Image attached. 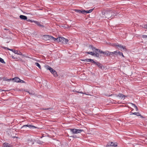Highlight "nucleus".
Returning <instances> with one entry per match:
<instances>
[{
  "instance_id": "29",
  "label": "nucleus",
  "mask_w": 147,
  "mask_h": 147,
  "mask_svg": "<svg viewBox=\"0 0 147 147\" xmlns=\"http://www.w3.org/2000/svg\"><path fill=\"white\" fill-rule=\"evenodd\" d=\"M85 13H86V11L82 9L81 10V13L82 14H84Z\"/></svg>"
},
{
  "instance_id": "27",
  "label": "nucleus",
  "mask_w": 147,
  "mask_h": 147,
  "mask_svg": "<svg viewBox=\"0 0 147 147\" xmlns=\"http://www.w3.org/2000/svg\"><path fill=\"white\" fill-rule=\"evenodd\" d=\"M0 62L3 63H5V62L4 61L3 59L0 57Z\"/></svg>"
},
{
  "instance_id": "8",
  "label": "nucleus",
  "mask_w": 147,
  "mask_h": 147,
  "mask_svg": "<svg viewBox=\"0 0 147 147\" xmlns=\"http://www.w3.org/2000/svg\"><path fill=\"white\" fill-rule=\"evenodd\" d=\"M127 96H125L121 93H119L118 95H116L117 97H119L121 99H123V100L125 97Z\"/></svg>"
},
{
  "instance_id": "44",
  "label": "nucleus",
  "mask_w": 147,
  "mask_h": 147,
  "mask_svg": "<svg viewBox=\"0 0 147 147\" xmlns=\"http://www.w3.org/2000/svg\"><path fill=\"white\" fill-rule=\"evenodd\" d=\"M28 21H31L29 20V19H28V20H26Z\"/></svg>"
},
{
  "instance_id": "22",
  "label": "nucleus",
  "mask_w": 147,
  "mask_h": 147,
  "mask_svg": "<svg viewBox=\"0 0 147 147\" xmlns=\"http://www.w3.org/2000/svg\"><path fill=\"white\" fill-rule=\"evenodd\" d=\"M35 65L36 66L38 67L39 69H41V66H40V64L39 63H37V62H36V63H35Z\"/></svg>"
},
{
  "instance_id": "33",
  "label": "nucleus",
  "mask_w": 147,
  "mask_h": 147,
  "mask_svg": "<svg viewBox=\"0 0 147 147\" xmlns=\"http://www.w3.org/2000/svg\"><path fill=\"white\" fill-rule=\"evenodd\" d=\"M54 71H55V70L52 69V70H51L50 71L52 74H53V73Z\"/></svg>"
},
{
  "instance_id": "28",
  "label": "nucleus",
  "mask_w": 147,
  "mask_h": 147,
  "mask_svg": "<svg viewBox=\"0 0 147 147\" xmlns=\"http://www.w3.org/2000/svg\"><path fill=\"white\" fill-rule=\"evenodd\" d=\"M131 105L134 106V107L136 109V111H138V107H137L135 105V104H133V103H131Z\"/></svg>"
},
{
  "instance_id": "31",
  "label": "nucleus",
  "mask_w": 147,
  "mask_h": 147,
  "mask_svg": "<svg viewBox=\"0 0 147 147\" xmlns=\"http://www.w3.org/2000/svg\"><path fill=\"white\" fill-rule=\"evenodd\" d=\"M90 62H92V63H93L94 64H96V62H95L94 61L93 59H91L90 61Z\"/></svg>"
},
{
  "instance_id": "11",
  "label": "nucleus",
  "mask_w": 147,
  "mask_h": 147,
  "mask_svg": "<svg viewBox=\"0 0 147 147\" xmlns=\"http://www.w3.org/2000/svg\"><path fill=\"white\" fill-rule=\"evenodd\" d=\"M28 127L29 128H31L32 127H34V128H37V127L36 126H34V125H24L23 126H22V127Z\"/></svg>"
},
{
  "instance_id": "42",
  "label": "nucleus",
  "mask_w": 147,
  "mask_h": 147,
  "mask_svg": "<svg viewBox=\"0 0 147 147\" xmlns=\"http://www.w3.org/2000/svg\"><path fill=\"white\" fill-rule=\"evenodd\" d=\"M122 55V56L123 57H124V55H123V54L121 52V55Z\"/></svg>"
},
{
  "instance_id": "6",
  "label": "nucleus",
  "mask_w": 147,
  "mask_h": 147,
  "mask_svg": "<svg viewBox=\"0 0 147 147\" xmlns=\"http://www.w3.org/2000/svg\"><path fill=\"white\" fill-rule=\"evenodd\" d=\"M115 46L117 47L118 49H122L124 50H126L125 46L120 45H115Z\"/></svg>"
},
{
  "instance_id": "43",
  "label": "nucleus",
  "mask_w": 147,
  "mask_h": 147,
  "mask_svg": "<svg viewBox=\"0 0 147 147\" xmlns=\"http://www.w3.org/2000/svg\"><path fill=\"white\" fill-rule=\"evenodd\" d=\"M12 137L13 138H18V137H15V136H12Z\"/></svg>"
},
{
  "instance_id": "36",
  "label": "nucleus",
  "mask_w": 147,
  "mask_h": 147,
  "mask_svg": "<svg viewBox=\"0 0 147 147\" xmlns=\"http://www.w3.org/2000/svg\"><path fill=\"white\" fill-rule=\"evenodd\" d=\"M91 59H86V61L87 62H90Z\"/></svg>"
},
{
  "instance_id": "35",
  "label": "nucleus",
  "mask_w": 147,
  "mask_h": 147,
  "mask_svg": "<svg viewBox=\"0 0 147 147\" xmlns=\"http://www.w3.org/2000/svg\"><path fill=\"white\" fill-rule=\"evenodd\" d=\"M142 38H146L147 37V35H142Z\"/></svg>"
},
{
  "instance_id": "21",
  "label": "nucleus",
  "mask_w": 147,
  "mask_h": 147,
  "mask_svg": "<svg viewBox=\"0 0 147 147\" xmlns=\"http://www.w3.org/2000/svg\"><path fill=\"white\" fill-rule=\"evenodd\" d=\"M109 55H112L113 54H116V53H117L116 51H114L113 52H109Z\"/></svg>"
},
{
  "instance_id": "26",
  "label": "nucleus",
  "mask_w": 147,
  "mask_h": 147,
  "mask_svg": "<svg viewBox=\"0 0 147 147\" xmlns=\"http://www.w3.org/2000/svg\"><path fill=\"white\" fill-rule=\"evenodd\" d=\"M37 143L39 144H41L43 143V142L42 141H40V140H37Z\"/></svg>"
},
{
  "instance_id": "46",
  "label": "nucleus",
  "mask_w": 147,
  "mask_h": 147,
  "mask_svg": "<svg viewBox=\"0 0 147 147\" xmlns=\"http://www.w3.org/2000/svg\"><path fill=\"white\" fill-rule=\"evenodd\" d=\"M77 92H78V93H80V92H79V91H77Z\"/></svg>"
},
{
  "instance_id": "32",
  "label": "nucleus",
  "mask_w": 147,
  "mask_h": 147,
  "mask_svg": "<svg viewBox=\"0 0 147 147\" xmlns=\"http://www.w3.org/2000/svg\"><path fill=\"white\" fill-rule=\"evenodd\" d=\"M16 54L18 55H21L22 54V53L20 51L18 52V53H16Z\"/></svg>"
},
{
  "instance_id": "23",
  "label": "nucleus",
  "mask_w": 147,
  "mask_h": 147,
  "mask_svg": "<svg viewBox=\"0 0 147 147\" xmlns=\"http://www.w3.org/2000/svg\"><path fill=\"white\" fill-rule=\"evenodd\" d=\"M53 74L54 76L55 77H56L58 76L55 70L54 71V72L53 73Z\"/></svg>"
},
{
  "instance_id": "3",
  "label": "nucleus",
  "mask_w": 147,
  "mask_h": 147,
  "mask_svg": "<svg viewBox=\"0 0 147 147\" xmlns=\"http://www.w3.org/2000/svg\"><path fill=\"white\" fill-rule=\"evenodd\" d=\"M70 130L73 134L80 133L82 131H84L83 129H79L75 128L71 129Z\"/></svg>"
},
{
  "instance_id": "37",
  "label": "nucleus",
  "mask_w": 147,
  "mask_h": 147,
  "mask_svg": "<svg viewBox=\"0 0 147 147\" xmlns=\"http://www.w3.org/2000/svg\"><path fill=\"white\" fill-rule=\"evenodd\" d=\"M19 82L24 83V82H25L23 80L20 79V80L19 81Z\"/></svg>"
},
{
  "instance_id": "20",
  "label": "nucleus",
  "mask_w": 147,
  "mask_h": 147,
  "mask_svg": "<svg viewBox=\"0 0 147 147\" xmlns=\"http://www.w3.org/2000/svg\"><path fill=\"white\" fill-rule=\"evenodd\" d=\"M132 114H133V115H136L137 116H141L140 113H139V112L134 113H132Z\"/></svg>"
},
{
  "instance_id": "5",
  "label": "nucleus",
  "mask_w": 147,
  "mask_h": 147,
  "mask_svg": "<svg viewBox=\"0 0 147 147\" xmlns=\"http://www.w3.org/2000/svg\"><path fill=\"white\" fill-rule=\"evenodd\" d=\"M96 50L97 51V53H102L103 54L106 55L107 56H109V51H106L104 52L98 49H96Z\"/></svg>"
},
{
  "instance_id": "4",
  "label": "nucleus",
  "mask_w": 147,
  "mask_h": 147,
  "mask_svg": "<svg viewBox=\"0 0 147 147\" xmlns=\"http://www.w3.org/2000/svg\"><path fill=\"white\" fill-rule=\"evenodd\" d=\"M105 18L109 19L112 16V11H107L104 13Z\"/></svg>"
},
{
  "instance_id": "7",
  "label": "nucleus",
  "mask_w": 147,
  "mask_h": 147,
  "mask_svg": "<svg viewBox=\"0 0 147 147\" xmlns=\"http://www.w3.org/2000/svg\"><path fill=\"white\" fill-rule=\"evenodd\" d=\"M110 146L116 147L117 146V145L113 142H110L107 144V147H110Z\"/></svg>"
},
{
  "instance_id": "18",
  "label": "nucleus",
  "mask_w": 147,
  "mask_h": 147,
  "mask_svg": "<svg viewBox=\"0 0 147 147\" xmlns=\"http://www.w3.org/2000/svg\"><path fill=\"white\" fill-rule=\"evenodd\" d=\"M35 22L36 23V24L38 26H40V27H44V26L40 24V22H39L37 21Z\"/></svg>"
},
{
  "instance_id": "2",
  "label": "nucleus",
  "mask_w": 147,
  "mask_h": 147,
  "mask_svg": "<svg viewBox=\"0 0 147 147\" xmlns=\"http://www.w3.org/2000/svg\"><path fill=\"white\" fill-rule=\"evenodd\" d=\"M68 39L64 38L63 37H59L58 42H61L62 43L64 44H67L68 41Z\"/></svg>"
},
{
  "instance_id": "40",
  "label": "nucleus",
  "mask_w": 147,
  "mask_h": 147,
  "mask_svg": "<svg viewBox=\"0 0 147 147\" xmlns=\"http://www.w3.org/2000/svg\"><path fill=\"white\" fill-rule=\"evenodd\" d=\"M3 80H5V81H8L9 80V79H6V78H3Z\"/></svg>"
},
{
  "instance_id": "15",
  "label": "nucleus",
  "mask_w": 147,
  "mask_h": 147,
  "mask_svg": "<svg viewBox=\"0 0 147 147\" xmlns=\"http://www.w3.org/2000/svg\"><path fill=\"white\" fill-rule=\"evenodd\" d=\"M95 65H96L98 67L101 69H102V65L99 62H96Z\"/></svg>"
},
{
  "instance_id": "30",
  "label": "nucleus",
  "mask_w": 147,
  "mask_h": 147,
  "mask_svg": "<svg viewBox=\"0 0 147 147\" xmlns=\"http://www.w3.org/2000/svg\"><path fill=\"white\" fill-rule=\"evenodd\" d=\"M70 137H72L74 138H78L79 137H78L76 135H73V136H71Z\"/></svg>"
},
{
  "instance_id": "19",
  "label": "nucleus",
  "mask_w": 147,
  "mask_h": 147,
  "mask_svg": "<svg viewBox=\"0 0 147 147\" xmlns=\"http://www.w3.org/2000/svg\"><path fill=\"white\" fill-rule=\"evenodd\" d=\"M45 67L47 70H50V71H51V70H52V68L49 66H46Z\"/></svg>"
},
{
  "instance_id": "47",
  "label": "nucleus",
  "mask_w": 147,
  "mask_h": 147,
  "mask_svg": "<svg viewBox=\"0 0 147 147\" xmlns=\"http://www.w3.org/2000/svg\"><path fill=\"white\" fill-rule=\"evenodd\" d=\"M12 58H13V59H15V58H14L13 57H12Z\"/></svg>"
},
{
  "instance_id": "38",
  "label": "nucleus",
  "mask_w": 147,
  "mask_h": 147,
  "mask_svg": "<svg viewBox=\"0 0 147 147\" xmlns=\"http://www.w3.org/2000/svg\"><path fill=\"white\" fill-rule=\"evenodd\" d=\"M80 93H81V94H86V95H88V94H87L86 93H85V92L84 93L82 92H80Z\"/></svg>"
},
{
  "instance_id": "39",
  "label": "nucleus",
  "mask_w": 147,
  "mask_h": 147,
  "mask_svg": "<svg viewBox=\"0 0 147 147\" xmlns=\"http://www.w3.org/2000/svg\"><path fill=\"white\" fill-rule=\"evenodd\" d=\"M51 109V108H45V109H43L44 110H48L49 109Z\"/></svg>"
},
{
  "instance_id": "41",
  "label": "nucleus",
  "mask_w": 147,
  "mask_h": 147,
  "mask_svg": "<svg viewBox=\"0 0 147 147\" xmlns=\"http://www.w3.org/2000/svg\"><path fill=\"white\" fill-rule=\"evenodd\" d=\"M86 59H83L82 60H81L83 61H86Z\"/></svg>"
},
{
  "instance_id": "9",
  "label": "nucleus",
  "mask_w": 147,
  "mask_h": 147,
  "mask_svg": "<svg viewBox=\"0 0 147 147\" xmlns=\"http://www.w3.org/2000/svg\"><path fill=\"white\" fill-rule=\"evenodd\" d=\"M3 48L4 49H7V50L11 51L13 53H14L15 54H16V53H18V51L17 50H14L12 49H10L7 47H3Z\"/></svg>"
},
{
  "instance_id": "45",
  "label": "nucleus",
  "mask_w": 147,
  "mask_h": 147,
  "mask_svg": "<svg viewBox=\"0 0 147 147\" xmlns=\"http://www.w3.org/2000/svg\"><path fill=\"white\" fill-rule=\"evenodd\" d=\"M4 29L6 30H8V29L7 28H4Z\"/></svg>"
},
{
  "instance_id": "10",
  "label": "nucleus",
  "mask_w": 147,
  "mask_h": 147,
  "mask_svg": "<svg viewBox=\"0 0 147 147\" xmlns=\"http://www.w3.org/2000/svg\"><path fill=\"white\" fill-rule=\"evenodd\" d=\"M51 36L49 35H44L43 36V38L44 40H50Z\"/></svg>"
},
{
  "instance_id": "25",
  "label": "nucleus",
  "mask_w": 147,
  "mask_h": 147,
  "mask_svg": "<svg viewBox=\"0 0 147 147\" xmlns=\"http://www.w3.org/2000/svg\"><path fill=\"white\" fill-rule=\"evenodd\" d=\"M94 8L92 9H91L89 10L86 11V13H89L91 12L93 10Z\"/></svg>"
},
{
  "instance_id": "13",
  "label": "nucleus",
  "mask_w": 147,
  "mask_h": 147,
  "mask_svg": "<svg viewBox=\"0 0 147 147\" xmlns=\"http://www.w3.org/2000/svg\"><path fill=\"white\" fill-rule=\"evenodd\" d=\"M20 18L21 19L24 20H27V16L23 15H20Z\"/></svg>"
},
{
  "instance_id": "12",
  "label": "nucleus",
  "mask_w": 147,
  "mask_h": 147,
  "mask_svg": "<svg viewBox=\"0 0 147 147\" xmlns=\"http://www.w3.org/2000/svg\"><path fill=\"white\" fill-rule=\"evenodd\" d=\"M4 147H12V145L7 143H4L3 144Z\"/></svg>"
},
{
  "instance_id": "16",
  "label": "nucleus",
  "mask_w": 147,
  "mask_h": 147,
  "mask_svg": "<svg viewBox=\"0 0 147 147\" xmlns=\"http://www.w3.org/2000/svg\"><path fill=\"white\" fill-rule=\"evenodd\" d=\"M13 80H14L15 82H19L20 79L18 77H16L13 78Z\"/></svg>"
},
{
  "instance_id": "17",
  "label": "nucleus",
  "mask_w": 147,
  "mask_h": 147,
  "mask_svg": "<svg viewBox=\"0 0 147 147\" xmlns=\"http://www.w3.org/2000/svg\"><path fill=\"white\" fill-rule=\"evenodd\" d=\"M74 11L78 13H81V10L77 9H74Z\"/></svg>"
},
{
  "instance_id": "24",
  "label": "nucleus",
  "mask_w": 147,
  "mask_h": 147,
  "mask_svg": "<svg viewBox=\"0 0 147 147\" xmlns=\"http://www.w3.org/2000/svg\"><path fill=\"white\" fill-rule=\"evenodd\" d=\"M116 51L117 53H116V54H115V55H121V52L120 51Z\"/></svg>"
},
{
  "instance_id": "34",
  "label": "nucleus",
  "mask_w": 147,
  "mask_h": 147,
  "mask_svg": "<svg viewBox=\"0 0 147 147\" xmlns=\"http://www.w3.org/2000/svg\"><path fill=\"white\" fill-rule=\"evenodd\" d=\"M143 28L147 29V24H145L144 25Z\"/></svg>"
},
{
  "instance_id": "14",
  "label": "nucleus",
  "mask_w": 147,
  "mask_h": 147,
  "mask_svg": "<svg viewBox=\"0 0 147 147\" xmlns=\"http://www.w3.org/2000/svg\"><path fill=\"white\" fill-rule=\"evenodd\" d=\"M51 39L50 40H53L54 41H55L57 40L58 42L59 38H56L54 37H53L52 36H51Z\"/></svg>"
},
{
  "instance_id": "1",
  "label": "nucleus",
  "mask_w": 147,
  "mask_h": 147,
  "mask_svg": "<svg viewBox=\"0 0 147 147\" xmlns=\"http://www.w3.org/2000/svg\"><path fill=\"white\" fill-rule=\"evenodd\" d=\"M89 48L92 49V50L94 51L86 52L85 53L90 54L92 56H94L97 57H99V55L98 53H97V51L96 50V49H97L95 47H93L92 45H89Z\"/></svg>"
}]
</instances>
